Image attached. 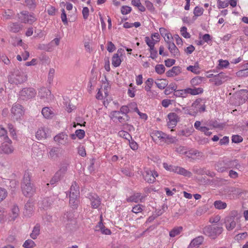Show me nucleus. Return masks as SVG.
I'll return each mask as SVG.
<instances>
[{
    "instance_id": "nucleus-1",
    "label": "nucleus",
    "mask_w": 248,
    "mask_h": 248,
    "mask_svg": "<svg viewBox=\"0 0 248 248\" xmlns=\"http://www.w3.org/2000/svg\"><path fill=\"white\" fill-rule=\"evenodd\" d=\"M239 222L240 217L238 215L237 211L235 210L231 211L224 219L225 227L228 231L232 230Z\"/></svg>"
},
{
    "instance_id": "nucleus-2",
    "label": "nucleus",
    "mask_w": 248,
    "mask_h": 248,
    "mask_svg": "<svg viewBox=\"0 0 248 248\" xmlns=\"http://www.w3.org/2000/svg\"><path fill=\"white\" fill-rule=\"evenodd\" d=\"M201 99H196L189 109L183 108V109L185 110V113L192 116H195L198 112H204L205 111V105L201 104Z\"/></svg>"
},
{
    "instance_id": "nucleus-3",
    "label": "nucleus",
    "mask_w": 248,
    "mask_h": 248,
    "mask_svg": "<svg viewBox=\"0 0 248 248\" xmlns=\"http://www.w3.org/2000/svg\"><path fill=\"white\" fill-rule=\"evenodd\" d=\"M222 231L223 228L222 227L214 225H208L205 226L202 229V232L204 234L213 239L220 235Z\"/></svg>"
},
{
    "instance_id": "nucleus-4",
    "label": "nucleus",
    "mask_w": 248,
    "mask_h": 248,
    "mask_svg": "<svg viewBox=\"0 0 248 248\" xmlns=\"http://www.w3.org/2000/svg\"><path fill=\"white\" fill-rule=\"evenodd\" d=\"M21 188L23 194L30 197L31 194V176L29 172H26L24 175Z\"/></svg>"
},
{
    "instance_id": "nucleus-5",
    "label": "nucleus",
    "mask_w": 248,
    "mask_h": 248,
    "mask_svg": "<svg viewBox=\"0 0 248 248\" xmlns=\"http://www.w3.org/2000/svg\"><path fill=\"white\" fill-rule=\"evenodd\" d=\"M67 164H62L61 165L60 169L55 173V175L50 181L51 185H53L58 182L62 178L67 170Z\"/></svg>"
},
{
    "instance_id": "nucleus-6",
    "label": "nucleus",
    "mask_w": 248,
    "mask_h": 248,
    "mask_svg": "<svg viewBox=\"0 0 248 248\" xmlns=\"http://www.w3.org/2000/svg\"><path fill=\"white\" fill-rule=\"evenodd\" d=\"M11 111L13 119L17 121L21 119L24 114V110L22 106L18 104H15Z\"/></svg>"
},
{
    "instance_id": "nucleus-7",
    "label": "nucleus",
    "mask_w": 248,
    "mask_h": 248,
    "mask_svg": "<svg viewBox=\"0 0 248 248\" xmlns=\"http://www.w3.org/2000/svg\"><path fill=\"white\" fill-rule=\"evenodd\" d=\"M234 96L236 100L235 102L236 105H240L242 104L248 99V91L247 90H241L236 92Z\"/></svg>"
},
{
    "instance_id": "nucleus-8",
    "label": "nucleus",
    "mask_w": 248,
    "mask_h": 248,
    "mask_svg": "<svg viewBox=\"0 0 248 248\" xmlns=\"http://www.w3.org/2000/svg\"><path fill=\"white\" fill-rule=\"evenodd\" d=\"M229 78H230L224 73L221 72L217 75H215L214 76V78L211 80L215 82L216 85L218 86L228 80Z\"/></svg>"
},
{
    "instance_id": "nucleus-9",
    "label": "nucleus",
    "mask_w": 248,
    "mask_h": 248,
    "mask_svg": "<svg viewBox=\"0 0 248 248\" xmlns=\"http://www.w3.org/2000/svg\"><path fill=\"white\" fill-rule=\"evenodd\" d=\"M39 96L41 99H43L44 102H48L51 100L53 96L49 90L46 88H42L39 92Z\"/></svg>"
},
{
    "instance_id": "nucleus-10",
    "label": "nucleus",
    "mask_w": 248,
    "mask_h": 248,
    "mask_svg": "<svg viewBox=\"0 0 248 248\" xmlns=\"http://www.w3.org/2000/svg\"><path fill=\"white\" fill-rule=\"evenodd\" d=\"M186 156L193 159H200L203 157V154L197 150L190 149L187 151Z\"/></svg>"
},
{
    "instance_id": "nucleus-11",
    "label": "nucleus",
    "mask_w": 248,
    "mask_h": 248,
    "mask_svg": "<svg viewBox=\"0 0 248 248\" xmlns=\"http://www.w3.org/2000/svg\"><path fill=\"white\" fill-rule=\"evenodd\" d=\"M124 51V50L122 48H119L118 49L117 53L113 55L112 58V64L115 67H118L121 64L122 60L119 54L122 55Z\"/></svg>"
},
{
    "instance_id": "nucleus-12",
    "label": "nucleus",
    "mask_w": 248,
    "mask_h": 248,
    "mask_svg": "<svg viewBox=\"0 0 248 248\" xmlns=\"http://www.w3.org/2000/svg\"><path fill=\"white\" fill-rule=\"evenodd\" d=\"M68 135L64 132L60 133L54 138V140L59 144H65L68 142Z\"/></svg>"
},
{
    "instance_id": "nucleus-13",
    "label": "nucleus",
    "mask_w": 248,
    "mask_h": 248,
    "mask_svg": "<svg viewBox=\"0 0 248 248\" xmlns=\"http://www.w3.org/2000/svg\"><path fill=\"white\" fill-rule=\"evenodd\" d=\"M142 176L144 180L149 183H153L155 181V178L153 174V171L148 168L144 169Z\"/></svg>"
},
{
    "instance_id": "nucleus-14",
    "label": "nucleus",
    "mask_w": 248,
    "mask_h": 248,
    "mask_svg": "<svg viewBox=\"0 0 248 248\" xmlns=\"http://www.w3.org/2000/svg\"><path fill=\"white\" fill-rule=\"evenodd\" d=\"M169 122H168V125L170 128H173L175 127L178 121V115L174 112L170 113L168 115Z\"/></svg>"
},
{
    "instance_id": "nucleus-15",
    "label": "nucleus",
    "mask_w": 248,
    "mask_h": 248,
    "mask_svg": "<svg viewBox=\"0 0 248 248\" xmlns=\"http://www.w3.org/2000/svg\"><path fill=\"white\" fill-rule=\"evenodd\" d=\"M92 207L93 208H97L101 204V201L99 197L95 194L91 193L89 195Z\"/></svg>"
},
{
    "instance_id": "nucleus-16",
    "label": "nucleus",
    "mask_w": 248,
    "mask_h": 248,
    "mask_svg": "<svg viewBox=\"0 0 248 248\" xmlns=\"http://www.w3.org/2000/svg\"><path fill=\"white\" fill-rule=\"evenodd\" d=\"M151 136L153 140L155 142H157L160 140L164 141L165 133L160 131L155 130L153 131L151 133Z\"/></svg>"
},
{
    "instance_id": "nucleus-17",
    "label": "nucleus",
    "mask_w": 248,
    "mask_h": 248,
    "mask_svg": "<svg viewBox=\"0 0 248 248\" xmlns=\"http://www.w3.org/2000/svg\"><path fill=\"white\" fill-rule=\"evenodd\" d=\"M145 197V196H141L140 193H136L127 198L126 201L128 202H138L140 201L142 202H144Z\"/></svg>"
},
{
    "instance_id": "nucleus-18",
    "label": "nucleus",
    "mask_w": 248,
    "mask_h": 248,
    "mask_svg": "<svg viewBox=\"0 0 248 248\" xmlns=\"http://www.w3.org/2000/svg\"><path fill=\"white\" fill-rule=\"evenodd\" d=\"M11 143L12 141L8 142L6 141V140H4V141L2 143L1 146V149L4 153L9 154L13 152L14 148L11 145Z\"/></svg>"
},
{
    "instance_id": "nucleus-19",
    "label": "nucleus",
    "mask_w": 248,
    "mask_h": 248,
    "mask_svg": "<svg viewBox=\"0 0 248 248\" xmlns=\"http://www.w3.org/2000/svg\"><path fill=\"white\" fill-rule=\"evenodd\" d=\"M168 48L173 57L178 58L180 56V54L179 50L174 43L168 42Z\"/></svg>"
},
{
    "instance_id": "nucleus-20",
    "label": "nucleus",
    "mask_w": 248,
    "mask_h": 248,
    "mask_svg": "<svg viewBox=\"0 0 248 248\" xmlns=\"http://www.w3.org/2000/svg\"><path fill=\"white\" fill-rule=\"evenodd\" d=\"M203 239L202 236L196 237L191 241L188 248H198L202 244Z\"/></svg>"
},
{
    "instance_id": "nucleus-21",
    "label": "nucleus",
    "mask_w": 248,
    "mask_h": 248,
    "mask_svg": "<svg viewBox=\"0 0 248 248\" xmlns=\"http://www.w3.org/2000/svg\"><path fill=\"white\" fill-rule=\"evenodd\" d=\"M19 211L18 207L16 205H14L11 209V213L9 214V221H14L18 217Z\"/></svg>"
},
{
    "instance_id": "nucleus-22",
    "label": "nucleus",
    "mask_w": 248,
    "mask_h": 248,
    "mask_svg": "<svg viewBox=\"0 0 248 248\" xmlns=\"http://www.w3.org/2000/svg\"><path fill=\"white\" fill-rule=\"evenodd\" d=\"M181 73V68L180 66H173L171 69L166 73L168 77H172L178 75Z\"/></svg>"
},
{
    "instance_id": "nucleus-23",
    "label": "nucleus",
    "mask_w": 248,
    "mask_h": 248,
    "mask_svg": "<svg viewBox=\"0 0 248 248\" xmlns=\"http://www.w3.org/2000/svg\"><path fill=\"white\" fill-rule=\"evenodd\" d=\"M175 172L177 174L183 175L185 177H190L192 176V173L186 170L185 168L180 167H176Z\"/></svg>"
},
{
    "instance_id": "nucleus-24",
    "label": "nucleus",
    "mask_w": 248,
    "mask_h": 248,
    "mask_svg": "<svg viewBox=\"0 0 248 248\" xmlns=\"http://www.w3.org/2000/svg\"><path fill=\"white\" fill-rule=\"evenodd\" d=\"M41 112L46 119H51L55 115L54 112L49 107L43 108Z\"/></svg>"
},
{
    "instance_id": "nucleus-25",
    "label": "nucleus",
    "mask_w": 248,
    "mask_h": 248,
    "mask_svg": "<svg viewBox=\"0 0 248 248\" xmlns=\"http://www.w3.org/2000/svg\"><path fill=\"white\" fill-rule=\"evenodd\" d=\"M78 197L77 191L75 194H69V203L74 208H75L78 203Z\"/></svg>"
},
{
    "instance_id": "nucleus-26",
    "label": "nucleus",
    "mask_w": 248,
    "mask_h": 248,
    "mask_svg": "<svg viewBox=\"0 0 248 248\" xmlns=\"http://www.w3.org/2000/svg\"><path fill=\"white\" fill-rule=\"evenodd\" d=\"M60 40L58 38H55L49 43L47 44V51L51 52L54 50V48L58 46L60 44Z\"/></svg>"
},
{
    "instance_id": "nucleus-27",
    "label": "nucleus",
    "mask_w": 248,
    "mask_h": 248,
    "mask_svg": "<svg viewBox=\"0 0 248 248\" xmlns=\"http://www.w3.org/2000/svg\"><path fill=\"white\" fill-rule=\"evenodd\" d=\"M52 200L50 198L46 197L43 199L42 201L40 202L39 204L41 205V207L43 209H47L51 205Z\"/></svg>"
},
{
    "instance_id": "nucleus-28",
    "label": "nucleus",
    "mask_w": 248,
    "mask_h": 248,
    "mask_svg": "<svg viewBox=\"0 0 248 248\" xmlns=\"http://www.w3.org/2000/svg\"><path fill=\"white\" fill-rule=\"evenodd\" d=\"M60 149L58 147H53L49 151V157L53 159H56L59 156Z\"/></svg>"
},
{
    "instance_id": "nucleus-29",
    "label": "nucleus",
    "mask_w": 248,
    "mask_h": 248,
    "mask_svg": "<svg viewBox=\"0 0 248 248\" xmlns=\"http://www.w3.org/2000/svg\"><path fill=\"white\" fill-rule=\"evenodd\" d=\"M186 91L187 94H190L193 95L202 93L203 92V90L202 88H194L193 89L188 88L186 89Z\"/></svg>"
},
{
    "instance_id": "nucleus-30",
    "label": "nucleus",
    "mask_w": 248,
    "mask_h": 248,
    "mask_svg": "<svg viewBox=\"0 0 248 248\" xmlns=\"http://www.w3.org/2000/svg\"><path fill=\"white\" fill-rule=\"evenodd\" d=\"M225 164L226 170L233 168H237L238 167L240 166V165L238 163L237 160H226L225 161Z\"/></svg>"
},
{
    "instance_id": "nucleus-31",
    "label": "nucleus",
    "mask_w": 248,
    "mask_h": 248,
    "mask_svg": "<svg viewBox=\"0 0 248 248\" xmlns=\"http://www.w3.org/2000/svg\"><path fill=\"white\" fill-rule=\"evenodd\" d=\"M27 80V77L23 73L16 75L13 82L16 84H20Z\"/></svg>"
},
{
    "instance_id": "nucleus-32",
    "label": "nucleus",
    "mask_w": 248,
    "mask_h": 248,
    "mask_svg": "<svg viewBox=\"0 0 248 248\" xmlns=\"http://www.w3.org/2000/svg\"><path fill=\"white\" fill-rule=\"evenodd\" d=\"M30 16L29 15V13L27 11L21 12L18 15V17L19 20L24 23L28 22L29 21V17Z\"/></svg>"
},
{
    "instance_id": "nucleus-33",
    "label": "nucleus",
    "mask_w": 248,
    "mask_h": 248,
    "mask_svg": "<svg viewBox=\"0 0 248 248\" xmlns=\"http://www.w3.org/2000/svg\"><path fill=\"white\" fill-rule=\"evenodd\" d=\"M215 169L218 172H224L226 170L225 161H219L215 164Z\"/></svg>"
},
{
    "instance_id": "nucleus-34",
    "label": "nucleus",
    "mask_w": 248,
    "mask_h": 248,
    "mask_svg": "<svg viewBox=\"0 0 248 248\" xmlns=\"http://www.w3.org/2000/svg\"><path fill=\"white\" fill-rule=\"evenodd\" d=\"M7 212L5 209L0 206V223H3L7 220Z\"/></svg>"
},
{
    "instance_id": "nucleus-35",
    "label": "nucleus",
    "mask_w": 248,
    "mask_h": 248,
    "mask_svg": "<svg viewBox=\"0 0 248 248\" xmlns=\"http://www.w3.org/2000/svg\"><path fill=\"white\" fill-rule=\"evenodd\" d=\"M214 205L216 209L218 210L224 209L227 207L226 203L220 200L216 201L214 203Z\"/></svg>"
},
{
    "instance_id": "nucleus-36",
    "label": "nucleus",
    "mask_w": 248,
    "mask_h": 248,
    "mask_svg": "<svg viewBox=\"0 0 248 248\" xmlns=\"http://www.w3.org/2000/svg\"><path fill=\"white\" fill-rule=\"evenodd\" d=\"M155 84L159 89H164L167 87L168 82L166 79H158L155 81Z\"/></svg>"
},
{
    "instance_id": "nucleus-37",
    "label": "nucleus",
    "mask_w": 248,
    "mask_h": 248,
    "mask_svg": "<svg viewBox=\"0 0 248 248\" xmlns=\"http://www.w3.org/2000/svg\"><path fill=\"white\" fill-rule=\"evenodd\" d=\"M205 78L201 77H196L190 80V83L192 86H195L201 84Z\"/></svg>"
},
{
    "instance_id": "nucleus-38",
    "label": "nucleus",
    "mask_w": 248,
    "mask_h": 248,
    "mask_svg": "<svg viewBox=\"0 0 248 248\" xmlns=\"http://www.w3.org/2000/svg\"><path fill=\"white\" fill-rule=\"evenodd\" d=\"M199 63L198 62H195L194 65H189L187 67L186 70L191 71L194 74H199L200 73Z\"/></svg>"
},
{
    "instance_id": "nucleus-39",
    "label": "nucleus",
    "mask_w": 248,
    "mask_h": 248,
    "mask_svg": "<svg viewBox=\"0 0 248 248\" xmlns=\"http://www.w3.org/2000/svg\"><path fill=\"white\" fill-rule=\"evenodd\" d=\"M96 228H99V230H100L101 232L103 234H110L111 233L110 230L108 228H106L101 221L98 223V224L96 226Z\"/></svg>"
},
{
    "instance_id": "nucleus-40",
    "label": "nucleus",
    "mask_w": 248,
    "mask_h": 248,
    "mask_svg": "<svg viewBox=\"0 0 248 248\" xmlns=\"http://www.w3.org/2000/svg\"><path fill=\"white\" fill-rule=\"evenodd\" d=\"M6 130L3 127H0V138L2 139L3 140L6 141L11 142V140L7 136Z\"/></svg>"
},
{
    "instance_id": "nucleus-41",
    "label": "nucleus",
    "mask_w": 248,
    "mask_h": 248,
    "mask_svg": "<svg viewBox=\"0 0 248 248\" xmlns=\"http://www.w3.org/2000/svg\"><path fill=\"white\" fill-rule=\"evenodd\" d=\"M183 228L181 226L174 228L170 232V236L171 237H175L180 234Z\"/></svg>"
},
{
    "instance_id": "nucleus-42",
    "label": "nucleus",
    "mask_w": 248,
    "mask_h": 248,
    "mask_svg": "<svg viewBox=\"0 0 248 248\" xmlns=\"http://www.w3.org/2000/svg\"><path fill=\"white\" fill-rule=\"evenodd\" d=\"M40 226L36 224L32 231V239H35L37 236L40 234Z\"/></svg>"
},
{
    "instance_id": "nucleus-43",
    "label": "nucleus",
    "mask_w": 248,
    "mask_h": 248,
    "mask_svg": "<svg viewBox=\"0 0 248 248\" xmlns=\"http://www.w3.org/2000/svg\"><path fill=\"white\" fill-rule=\"evenodd\" d=\"M174 95L176 97H186L187 95L186 89L175 91Z\"/></svg>"
},
{
    "instance_id": "nucleus-44",
    "label": "nucleus",
    "mask_w": 248,
    "mask_h": 248,
    "mask_svg": "<svg viewBox=\"0 0 248 248\" xmlns=\"http://www.w3.org/2000/svg\"><path fill=\"white\" fill-rule=\"evenodd\" d=\"M77 191L78 193V195L79 196V191L78 186L77 183L76 182H74L72 183L70 190V194H75V193Z\"/></svg>"
},
{
    "instance_id": "nucleus-45",
    "label": "nucleus",
    "mask_w": 248,
    "mask_h": 248,
    "mask_svg": "<svg viewBox=\"0 0 248 248\" xmlns=\"http://www.w3.org/2000/svg\"><path fill=\"white\" fill-rule=\"evenodd\" d=\"M46 133L43 128L39 129L36 133V137L38 140L46 138Z\"/></svg>"
},
{
    "instance_id": "nucleus-46",
    "label": "nucleus",
    "mask_w": 248,
    "mask_h": 248,
    "mask_svg": "<svg viewBox=\"0 0 248 248\" xmlns=\"http://www.w3.org/2000/svg\"><path fill=\"white\" fill-rule=\"evenodd\" d=\"M118 134L120 137L128 140V141H130V140L132 139L131 136L128 132L125 131H120L119 132Z\"/></svg>"
},
{
    "instance_id": "nucleus-47",
    "label": "nucleus",
    "mask_w": 248,
    "mask_h": 248,
    "mask_svg": "<svg viewBox=\"0 0 248 248\" xmlns=\"http://www.w3.org/2000/svg\"><path fill=\"white\" fill-rule=\"evenodd\" d=\"M121 112L119 111H113L112 112V115L114 117L116 118L121 123H124V119L123 116H120Z\"/></svg>"
},
{
    "instance_id": "nucleus-48",
    "label": "nucleus",
    "mask_w": 248,
    "mask_h": 248,
    "mask_svg": "<svg viewBox=\"0 0 248 248\" xmlns=\"http://www.w3.org/2000/svg\"><path fill=\"white\" fill-rule=\"evenodd\" d=\"M187 151V148L185 146H179L175 148V151L179 154H184L186 155Z\"/></svg>"
},
{
    "instance_id": "nucleus-49",
    "label": "nucleus",
    "mask_w": 248,
    "mask_h": 248,
    "mask_svg": "<svg viewBox=\"0 0 248 248\" xmlns=\"http://www.w3.org/2000/svg\"><path fill=\"white\" fill-rule=\"evenodd\" d=\"M209 124L215 128H222L223 124L219 123L216 120H211L209 122Z\"/></svg>"
},
{
    "instance_id": "nucleus-50",
    "label": "nucleus",
    "mask_w": 248,
    "mask_h": 248,
    "mask_svg": "<svg viewBox=\"0 0 248 248\" xmlns=\"http://www.w3.org/2000/svg\"><path fill=\"white\" fill-rule=\"evenodd\" d=\"M155 71L158 74H162L165 72V67L163 64H157L155 67Z\"/></svg>"
},
{
    "instance_id": "nucleus-51",
    "label": "nucleus",
    "mask_w": 248,
    "mask_h": 248,
    "mask_svg": "<svg viewBox=\"0 0 248 248\" xmlns=\"http://www.w3.org/2000/svg\"><path fill=\"white\" fill-rule=\"evenodd\" d=\"M55 74V70L53 68H50L49 71L48 75V78H47V82L49 83V84H51L54 76Z\"/></svg>"
},
{
    "instance_id": "nucleus-52",
    "label": "nucleus",
    "mask_w": 248,
    "mask_h": 248,
    "mask_svg": "<svg viewBox=\"0 0 248 248\" xmlns=\"http://www.w3.org/2000/svg\"><path fill=\"white\" fill-rule=\"evenodd\" d=\"M203 12V9L198 6L195 7L193 11V14L195 16H199L202 15Z\"/></svg>"
},
{
    "instance_id": "nucleus-53",
    "label": "nucleus",
    "mask_w": 248,
    "mask_h": 248,
    "mask_svg": "<svg viewBox=\"0 0 248 248\" xmlns=\"http://www.w3.org/2000/svg\"><path fill=\"white\" fill-rule=\"evenodd\" d=\"M7 196L6 190L3 188L0 187V202L3 201Z\"/></svg>"
},
{
    "instance_id": "nucleus-54",
    "label": "nucleus",
    "mask_w": 248,
    "mask_h": 248,
    "mask_svg": "<svg viewBox=\"0 0 248 248\" xmlns=\"http://www.w3.org/2000/svg\"><path fill=\"white\" fill-rule=\"evenodd\" d=\"M243 140V138L238 135H234L232 137V142L235 143L241 142Z\"/></svg>"
},
{
    "instance_id": "nucleus-55",
    "label": "nucleus",
    "mask_w": 248,
    "mask_h": 248,
    "mask_svg": "<svg viewBox=\"0 0 248 248\" xmlns=\"http://www.w3.org/2000/svg\"><path fill=\"white\" fill-rule=\"evenodd\" d=\"M177 140L175 137L169 136L165 134L164 141L167 142L168 143H172L176 142Z\"/></svg>"
},
{
    "instance_id": "nucleus-56",
    "label": "nucleus",
    "mask_w": 248,
    "mask_h": 248,
    "mask_svg": "<svg viewBox=\"0 0 248 248\" xmlns=\"http://www.w3.org/2000/svg\"><path fill=\"white\" fill-rule=\"evenodd\" d=\"M145 41L147 45L149 47H153V45H155V42L158 41V40L155 41L153 38L151 39L149 37L147 36L145 38Z\"/></svg>"
},
{
    "instance_id": "nucleus-57",
    "label": "nucleus",
    "mask_w": 248,
    "mask_h": 248,
    "mask_svg": "<svg viewBox=\"0 0 248 248\" xmlns=\"http://www.w3.org/2000/svg\"><path fill=\"white\" fill-rule=\"evenodd\" d=\"M181 32L182 35L185 38H189L190 37V34L187 32V28L184 26L181 29Z\"/></svg>"
},
{
    "instance_id": "nucleus-58",
    "label": "nucleus",
    "mask_w": 248,
    "mask_h": 248,
    "mask_svg": "<svg viewBox=\"0 0 248 248\" xmlns=\"http://www.w3.org/2000/svg\"><path fill=\"white\" fill-rule=\"evenodd\" d=\"M64 104L66 107V110L68 112H71L73 110L75 109V106L71 105L70 103H68V101H66L64 102Z\"/></svg>"
},
{
    "instance_id": "nucleus-59",
    "label": "nucleus",
    "mask_w": 248,
    "mask_h": 248,
    "mask_svg": "<svg viewBox=\"0 0 248 248\" xmlns=\"http://www.w3.org/2000/svg\"><path fill=\"white\" fill-rule=\"evenodd\" d=\"M131 8L128 6H123L121 8V13L123 15H126L130 13Z\"/></svg>"
},
{
    "instance_id": "nucleus-60",
    "label": "nucleus",
    "mask_w": 248,
    "mask_h": 248,
    "mask_svg": "<svg viewBox=\"0 0 248 248\" xmlns=\"http://www.w3.org/2000/svg\"><path fill=\"white\" fill-rule=\"evenodd\" d=\"M205 169L204 168H194L193 170V172L198 175H204Z\"/></svg>"
},
{
    "instance_id": "nucleus-61",
    "label": "nucleus",
    "mask_w": 248,
    "mask_h": 248,
    "mask_svg": "<svg viewBox=\"0 0 248 248\" xmlns=\"http://www.w3.org/2000/svg\"><path fill=\"white\" fill-rule=\"evenodd\" d=\"M163 167L166 170L175 172V170L176 169V166H172V165H169L167 163H164L163 164Z\"/></svg>"
},
{
    "instance_id": "nucleus-62",
    "label": "nucleus",
    "mask_w": 248,
    "mask_h": 248,
    "mask_svg": "<svg viewBox=\"0 0 248 248\" xmlns=\"http://www.w3.org/2000/svg\"><path fill=\"white\" fill-rule=\"evenodd\" d=\"M75 133L77 137L80 140L82 139L85 136V131L82 129L77 130Z\"/></svg>"
},
{
    "instance_id": "nucleus-63",
    "label": "nucleus",
    "mask_w": 248,
    "mask_h": 248,
    "mask_svg": "<svg viewBox=\"0 0 248 248\" xmlns=\"http://www.w3.org/2000/svg\"><path fill=\"white\" fill-rule=\"evenodd\" d=\"M141 207L142 205L141 204H137L133 207L132 211L136 214L140 213L142 211Z\"/></svg>"
},
{
    "instance_id": "nucleus-64",
    "label": "nucleus",
    "mask_w": 248,
    "mask_h": 248,
    "mask_svg": "<svg viewBox=\"0 0 248 248\" xmlns=\"http://www.w3.org/2000/svg\"><path fill=\"white\" fill-rule=\"evenodd\" d=\"M229 65V62L227 60H220L219 61V68H226Z\"/></svg>"
}]
</instances>
